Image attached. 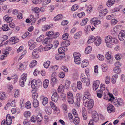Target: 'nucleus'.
<instances>
[{"instance_id": "f257e3e1", "label": "nucleus", "mask_w": 125, "mask_h": 125, "mask_svg": "<svg viewBox=\"0 0 125 125\" xmlns=\"http://www.w3.org/2000/svg\"><path fill=\"white\" fill-rule=\"evenodd\" d=\"M80 53L77 52H75L73 53V56L74 58V61L75 63L79 64L81 62V60L80 58L81 57Z\"/></svg>"}, {"instance_id": "f03ea898", "label": "nucleus", "mask_w": 125, "mask_h": 125, "mask_svg": "<svg viewBox=\"0 0 125 125\" xmlns=\"http://www.w3.org/2000/svg\"><path fill=\"white\" fill-rule=\"evenodd\" d=\"M89 101H86V100L83 101V104L84 106L89 108L91 109L93 108L94 105L93 101L92 99L88 100Z\"/></svg>"}, {"instance_id": "7ed1b4c3", "label": "nucleus", "mask_w": 125, "mask_h": 125, "mask_svg": "<svg viewBox=\"0 0 125 125\" xmlns=\"http://www.w3.org/2000/svg\"><path fill=\"white\" fill-rule=\"evenodd\" d=\"M113 103L114 105L117 107L123 105L124 104L123 100L121 98H119L117 100H114Z\"/></svg>"}, {"instance_id": "20e7f679", "label": "nucleus", "mask_w": 125, "mask_h": 125, "mask_svg": "<svg viewBox=\"0 0 125 125\" xmlns=\"http://www.w3.org/2000/svg\"><path fill=\"white\" fill-rule=\"evenodd\" d=\"M84 97H83V101L91 99V95L90 93L88 92H85L84 93Z\"/></svg>"}, {"instance_id": "39448f33", "label": "nucleus", "mask_w": 125, "mask_h": 125, "mask_svg": "<svg viewBox=\"0 0 125 125\" xmlns=\"http://www.w3.org/2000/svg\"><path fill=\"white\" fill-rule=\"evenodd\" d=\"M40 51L39 49H35L34 50L32 53V56L35 58H37L39 57V53Z\"/></svg>"}, {"instance_id": "423d86ee", "label": "nucleus", "mask_w": 125, "mask_h": 125, "mask_svg": "<svg viewBox=\"0 0 125 125\" xmlns=\"http://www.w3.org/2000/svg\"><path fill=\"white\" fill-rule=\"evenodd\" d=\"M81 80L83 82L86 83L87 85H88L90 83V81L87 78L86 76L83 74L81 75Z\"/></svg>"}, {"instance_id": "0eeeda50", "label": "nucleus", "mask_w": 125, "mask_h": 125, "mask_svg": "<svg viewBox=\"0 0 125 125\" xmlns=\"http://www.w3.org/2000/svg\"><path fill=\"white\" fill-rule=\"evenodd\" d=\"M125 37V31H121L118 35L119 39L121 41H123L124 40Z\"/></svg>"}, {"instance_id": "6e6552de", "label": "nucleus", "mask_w": 125, "mask_h": 125, "mask_svg": "<svg viewBox=\"0 0 125 125\" xmlns=\"http://www.w3.org/2000/svg\"><path fill=\"white\" fill-rule=\"evenodd\" d=\"M50 104L52 109L56 111V114H58L60 112V110L59 109L56 107L55 104L52 102H51Z\"/></svg>"}, {"instance_id": "1a4fd4ad", "label": "nucleus", "mask_w": 125, "mask_h": 125, "mask_svg": "<svg viewBox=\"0 0 125 125\" xmlns=\"http://www.w3.org/2000/svg\"><path fill=\"white\" fill-rule=\"evenodd\" d=\"M51 99L52 101L56 102L58 99V96L56 92H54L51 97Z\"/></svg>"}, {"instance_id": "9d476101", "label": "nucleus", "mask_w": 125, "mask_h": 125, "mask_svg": "<svg viewBox=\"0 0 125 125\" xmlns=\"http://www.w3.org/2000/svg\"><path fill=\"white\" fill-rule=\"evenodd\" d=\"M108 11L107 9H103L99 11V16L100 17L104 16L107 13Z\"/></svg>"}, {"instance_id": "9b49d317", "label": "nucleus", "mask_w": 125, "mask_h": 125, "mask_svg": "<svg viewBox=\"0 0 125 125\" xmlns=\"http://www.w3.org/2000/svg\"><path fill=\"white\" fill-rule=\"evenodd\" d=\"M90 22L91 24L94 23V25L96 24L98 25L101 22V21L99 20H97L96 18H93L90 21Z\"/></svg>"}, {"instance_id": "f8f14e48", "label": "nucleus", "mask_w": 125, "mask_h": 125, "mask_svg": "<svg viewBox=\"0 0 125 125\" xmlns=\"http://www.w3.org/2000/svg\"><path fill=\"white\" fill-rule=\"evenodd\" d=\"M26 65L25 62L19 63V68L21 71L24 70L26 68Z\"/></svg>"}, {"instance_id": "ddd939ff", "label": "nucleus", "mask_w": 125, "mask_h": 125, "mask_svg": "<svg viewBox=\"0 0 125 125\" xmlns=\"http://www.w3.org/2000/svg\"><path fill=\"white\" fill-rule=\"evenodd\" d=\"M107 109L108 112L109 113L115 111V108L114 106L113 105L110 104L108 105Z\"/></svg>"}, {"instance_id": "4468645a", "label": "nucleus", "mask_w": 125, "mask_h": 125, "mask_svg": "<svg viewBox=\"0 0 125 125\" xmlns=\"http://www.w3.org/2000/svg\"><path fill=\"white\" fill-rule=\"evenodd\" d=\"M95 42H94L95 44L97 46H99L101 42V40L100 37L99 36L96 37Z\"/></svg>"}, {"instance_id": "2eb2a0df", "label": "nucleus", "mask_w": 125, "mask_h": 125, "mask_svg": "<svg viewBox=\"0 0 125 125\" xmlns=\"http://www.w3.org/2000/svg\"><path fill=\"white\" fill-rule=\"evenodd\" d=\"M100 84V82L96 80L94 82L93 86V88L94 90H96L98 88Z\"/></svg>"}, {"instance_id": "dca6fc26", "label": "nucleus", "mask_w": 125, "mask_h": 125, "mask_svg": "<svg viewBox=\"0 0 125 125\" xmlns=\"http://www.w3.org/2000/svg\"><path fill=\"white\" fill-rule=\"evenodd\" d=\"M6 122L8 124L10 125L12 123V120L10 115L9 114L7 115L6 117Z\"/></svg>"}, {"instance_id": "f3484780", "label": "nucleus", "mask_w": 125, "mask_h": 125, "mask_svg": "<svg viewBox=\"0 0 125 125\" xmlns=\"http://www.w3.org/2000/svg\"><path fill=\"white\" fill-rule=\"evenodd\" d=\"M82 114L83 118L84 120H85L87 118V113L84 107H83L82 110Z\"/></svg>"}, {"instance_id": "a211bd4d", "label": "nucleus", "mask_w": 125, "mask_h": 125, "mask_svg": "<svg viewBox=\"0 0 125 125\" xmlns=\"http://www.w3.org/2000/svg\"><path fill=\"white\" fill-rule=\"evenodd\" d=\"M112 38V37L110 36H106L105 38V40L106 43L107 44L110 43V44H111Z\"/></svg>"}, {"instance_id": "6ab92c4d", "label": "nucleus", "mask_w": 125, "mask_h": 125, "mask_svg": "<svg viewBox=\"0 0 125 125\" xmlns=\"http://www.w3.org/2000/svg\"><path fill=\"white\" fill-rule=\"evenodd\" d=\"M70 41L69 40L64 41L61 43V45L62 46L66 47L70 45Z\"/></svg>"}, {"instance_id": "aec40b11", "label": "nucleus", "mask_w": 125, "mask_h": 125, "mask_svg": "<svg viewBox=\"0 0 125 125\" xmlns=\"http://www.w3.org/2000/svg\"><path fill=\"white\" fill-rule=\"evenodd\" d=\"M45 111L47 114L50 115L52 113V108L50 106H47L45 107Z\"/></svg>"}, {"instance_id": "412c9836", "label": "nucleus", "mask_w": 125, "mask_h": 125, "mask_svg": "<svg viewBox=\"0 0 125 125\" xmlns=\"http://www.w3.org/2000/svg\"><path fill=\"white\" fill-rule=\"evenodd\" d=\"M93 121L95 122H98L99 120L98 115L97 114H93L92 115Z\"/></svg>"}, {"instance_id": "4be33fe9", "label": "nucleus", "mask_w": 125, "mask_h": 125, "mask_svg": "<svg viewBox=\"0 0 125 125\" xmlns=\"http://www.w3.org/2000/svg\"><path fill=\"white\" fill-rule=\"evenodd\" d=\"M3 19L7 23L11 22L12 20V19L11 17H8L7 15L5 16L3 18Z\"/></svg>"}, {"instance_id": "5701e85b", "label": "nucleus", "mask_w": 125, "mask_h": 125, "mask_svg": "<svg viewBox=\"0 0 125 125\" xmlns=\"http://www.w3.org/2000/svg\"><path fill=\"white\" fill-rule=\"evenodd\" d=\"M41 98L42 100V104L44 105H45L48 102V99L46 97L42 95L41 96Z\"/></svg>"}, {"instance_id": "b1692460", "label": "nucleus", "mask_w": 125, "mask_h": 125, "mask_svg": "<svg viewBox=\"0 0 125 125\" xmlns=\"http://www.w3.org/2000/svg\"><path fill=\"white\" fill-rule=\"evenodd\" d=\"M88 61L86 60H83L82 62L81 66L82 67L84 68L88 66Z\"/></svg>"}, {"instance_id": "393cba45", "label": "nucleus", "mask_w": 125, "mask_h": 125, "mask_svg": "<svg viewBox=\"0 0 125 125\" xmlns=\"http://www.w3.org/2000/svg\"><path fill=\"white\" fill-rule=\"evenodd\" d=\"M33 106L35 108L38 107L39 105L38 101L36 99H34L32 102Z\"/></svg>"}, {"instance_id": "a878e982", "label": "nucleus", "mask_w": 125, "mask_h": 125, "mask_svg": "<svg viewBox=\"0 0 125 125\" xmlns=\"http://www.w3.org/2000/svg\"><path fill=\"white\" fill-rule=\"evenodd\" d=\"M37 62L35 60H32L30 64V68H32L35 67L37 65Z\"/></svg>"}, {"instance_id": "bb28decb", "label": "nucleus", "mask_w": 125, "mask_h": 125, "mask_svg": "<svg viewBox=\"0 0 125 125\" xmlns=\"http://www.w3.org/2000/svg\"><path fill=\"white\" fill-rule=\"evenodd\" d=\"M122 29L121 26V25H117L113 29L117 33H118Z\"/></svg>"}, {"instance_id": "cd10ccee", "label": "nucleus", "mask_w": 125, "mask_h": 125, "mask_svg": "<svg viewBox=\"0 0 125 125\" xmlns=\"http://www.w3.org/2000/svg\"><path fill=\"white\" fill-rule=\"evenodd\" d=\"M96 37L93 36H91L89 38L87 42L88 43H90L93 42L95 40Z\"/></svg>"}, {"instance_id": "c85d7f7f", "label": "nucleus", "mask_w": 125, "mask_h": 125, "mask_svg": "<svg viewBox=\"0 0 125 125\" xmlns=\"http://www.w3.org/2000/svg\"><path fill=\"white\" fill-rule=\"evenodd\" d=\"M115 3L114 0H108L106 3V5L108 7H110Z\"/></svg>"}, {"instance_id": "c756f323", "label": "nucleus", "mask_w": 125, "mask_h": 125, "mask_svg": "<svg viewBox=\"0 0 125 125\" xmlns=\"http://www.w3.org/2000/svg\"><path fill=\"white\" fill-rule=\"evenodd\" d=\"M6 98V95L5 92H2L0 93V100H4Z\"/></svg>"}, {"instance_id": "7c9ffc66", "label": "nucleus", "mask_w": 125, "mask_h": 125, "mask_svg": "<svg viewBox=\"0 0 125 125\" xmlns=\"http://www.w3.org/2000/svg\"><path fill=\"white\" fill-rule=\"evenodd\" d=\"M101 66L103 71L104 72H106L108 69L107 65L106 64H102Z\"/></svg>"}, {"instance_id": "2f4dec72", "label": "nucleus", "mask_w": 125, "mask_h": 125, "mask_svg": "<svg viewBox=\"0 0 125 125\" xmlns=\"http://www.w3.org/2000/svg\"><path fill=\"white\" fill-rule=\"evenodd\" d=\"M82 34V31H78L74 35V38L76 39H78L80 37Z\"/></svg>"}, {"instance_id": "473e14b6", "label": "nucleus", "mask_w": 125, "mask_h": 125, "mask_svg": "<svg viewBox=\"0 0 125 125\" xmlns=\"http://www.w3.org/2000/svg\"><path fill=\"white\" fill-rule=\"evenodd\" d=\"M118 76L117 74H115L112 76V82L113 84H115L116 82V79L118 78Z\"/></svg>"}, {"instance_id": "72a5a7b5", "label": "nucleus", "mask_w": 125, "mask_h": 125, "mask_svg": "<svg viewBox=\"0 0 125 125\" xmlns=\"http://www.w3.org/2000/svg\"><path fill=\"white\" fill-rule=\"evenodd\" d=\"M35 118L38 122H41L42 119V114H39L36 116H35Z\"/></svg>"}, {"instance_id": "f704fd0d", "label": "nucleus", "mask_w": 125, "mask_h": 125, "mask_svg": "<svg viewBox=\"0 0 125 125\" xmlns=\"http://www.w3.org/2000/svg\"><path fill=\"white\" fill-rule=\"evenodd\" d=\"M62 14H59L54 17L53 19L54 21H57L62 19Z\"/></svg>"}, {"instance_id": "c9c22d12", "label": "nucleus", "mask_w": 125, "mask_h": 125, "mask_svg": "<svg viewBox=\"0 0 125 125\" xmlns=\"http://www.w3.org/2000/svg\"><path fill=\"white\" fill-rule=\"evenodd\" d=\"M65 56L64 54L62 55L61 54L57 55L55 56L56 59L57 60H62Z\"/></svg>"}, {"instance_id": "e433bc0d", "label": "nucleus", "mask_w": 125, "mask_h": 125, "mask_svg": "<svg viewBox=\"0 0 125 125\" xmlns=\"http://www.w3.org/2000/svg\"><path fill=\"white\" fill-rule=\"evenodd\" d=\"M114 72L116 73L119 74L120 73L121 70L119 67H115L113 69Z\"/></svg>"}, {"instance_id": "4c0bfd02", "label": "nucleus", "mask_w": 125, "mask_h": 125, "mask_svg": "<svg viewBox=\"0 0 125 125\" xmlns=\"http://www.w3.org/2000/svg\"><path fill=\"white\" fill-rule=\"evenodd\" d=\"M79 122L80 119L78 116L75 117L73 121V122L74 124L76 125H77L79 123Z\"/></svg>"}, {"instance_id": "58836bf2", "label": "nucleus", "mask_w": 125, "mask_h": 125, "mask_svg": "<svg viewBox=\"0 0 125 125\" xmlns=\"http://www.w3.org/2000/svg\"><path fill=\"white\" fill-rule=\"evenodd\" d=\"M49 83V81L47 79H45L43 82V86L45 88H47L48 86Z\"/></svg>"}, {"instance_id": "ea45409f", "label": "nucleus", "mask_w": 125, "mask_h": 125, "mask_svg": "<svg viewBox=\"0 0 125 125\" xmlns=\"http://www.w3.org/2000/svg\"><path fill=\"white\" fill-rule=\"evenodd\" d=\"M92 51V48L91 46H88L86 47L85 49V52L86 54H88L91 52Z\"/></svg>"}, {"instance_id": "a19ab883", "label": "nucleus", "mask_w": 125, "mask_h": 125, "mask_svg": "<svg viewBox=\"0 0 125 125\" xmlns=\"http://www.w3.org/2000/svg\"><path fill=\"white\" fill-rule=\"evenodd\" d=\"M31 10L36 13H38L40 11V9L37 7H33L31 8Z\"/></svg>"}, {"instance_id": "79ce46f5", "label": "nucleus", "mask_w": 125, "mask_h": 125, "mask_svg": "<svg viewBox=\"0 0 125 125\" xmlns=\"http://www.w3.org/2000/svg\"><path fill=\"white\" fill-rule=\"evenodd\" d=\"M53 46V45L52 44H50L48 45L45 47L44 50L45 51H47L50 50L52 47Z\"/></svg>"}, {"instance_id": "37998d69", "label": "nucleus", "mask_w": 125, "mask_h": 125, "mask_svg": "<svg viewBox=\"0 0 125 125\" xmlns=\"http://www.w3.org/2000/svg\"><path fill=\"white\" fill-rule=\"evenodd\" d=\"M32 93V98L34 99H35L36 98H37L38 96V94L35 91L34 92L33 90H32L31 91Z\"/></svg>"}, {"instance_id": "c03bdc74", "label": "nucleus", "mask_w": 125, "mask_h": 125, "mask_svg": "<svg viewBox=\"0 0 125 125\" xmlns=\"http://www.w3.org/2000/svg\"><path fill=\"white\" fill-rule=\"evenodd\" d=\"M25 106L26 108L29 109L31 108V102L29 101H27L25 103Z\"/></svg>"}, {"instance_id": "a18cd8bd", "label": "nucleus", "mask_w": 125, "mask_h": 125, "mask_svg": "<svg viewBox=\"0 0 125 125\" xmlns=\"http://www.w3.org/2000/svg\"><path fill=\"white\" fill-rule=\"evenodd\" d=\"M64 87L62 84L59 85L58 89V90L59 92H62L64 91Z\"/></svg>"}, {"instance_id": "49530a36", "label": "nucleus", "mask_w": 125, "mask_h": 125, "mask_svg": "<svg viewBox=\"0 0 125 125\" xmlns=\"http://www.w3.org/2000/svg\"><path fill=\"white\" fill-rule=\"evenodd\" d=\"M2 28L4 31H7L9 30V29L7 24L3 25L2 27Z\"/></svg>"}, {"instance_id": "de8ad7c7", "label": "nucleus", "mask_w": 125, "mask_h": 125, "mask_svg": "<svg viewBox=\"0 0 125 125\" xmlns=\"http://www.w3.org/2000/svg\"><path fill=\"white\" fill-rule=\"evenodd\" d=\"M36 80H32L31 82V87L33 89L36 88Z\"/></svg>"}, {"instance_id": "09e8293b", "label": "nucleus", "mask_w": 125, "mask_h": 125, "mask_svg": "<svg viewBox=\"0 0 125 125\" xmlns=\"http://www.w3.org/2000/svg\"><path fill=\"white\" fill-rule=\"evenodd\" d=\"M27 74L26 73H24L21 75L20 79H22L23 81H26L27 79Z\"/></svg>"}, {"instance_id": "8fccbe9b", "label": "nucleus", "mask_w": 125, "mask_h": 125, "mask_svg": "<svg viewBox=\"0 0 125 125\" xmlns=\"http://www.w3.org/2000/svg\"><path fill=\"white\" fill-rule=\"evenodd\" d=\"M70 83V82L68 80L66 81L65 86L66 89H68L69 88Z\"/></svg>"}, {"instance_id": "3c124183", "label": "nucleus", "mask_w": 125, "mask_h": 125, "mask_svg": "<svg viewBox=\"0 0 125 125\" xmlns=\"http://www.w3.org/2000/svg\"><path fill=\"white\" fill-rule=\"evenodd\" d=\"M50 26L48 25H47L44 26L42 28V30L43 31H45L50 28Z\"/></svg>"}, {"instance_id": "603ef678", "label": "nucleus", "mask_w": 125, "mask_h": 125, "mask_svg": "<svg viewBox=\"0 0 125 125\" xmlns=\"http://www.w3.org/2000/svg\"><path fill=\"white\" fill-rule=\"evenodd\" d=\"M8 50H4L2 51V53L3 54L2 55V56L3 57H6L8 55L9 52Z\"/></svg>"}, {"instance_id": "864d4df0", "label": "nucleus", "mask_w": 125, "mask_h": 125, "mask_svg": "<svg viewBox=\"0 0 125 125\" xmlns=\"http://www.w3.org/2000/svg\"><path fill=\"white\" fill-rule=\"evenodd\" d=\"M50 62L49 61L45 62L43 64L44 67L46 68H48L50 66Z\"/></svg>"}, {"instance_id": "5fc2aeb1", "label": "nucleus", "mask_w": 125, "mask_h": 125, "mask_svg": "<svg viewBox=\"0 0 125 125\" xmlns=\"http://www.w3.org/2000/svg\"><path fill=\"white\" fill-rule=\"evenodd\" d=\"M77 88L79 90H81L82 88V84L81 82L79 81L77 83Z\"/></svg>"}, {"instance_id": "6e6d98bb", "label": "nucleus", "mask_w": 125, "mask_h": 125, "mask_svg": "<svg viewBox=\"0 0 125 125\" xmlns=\"http://www.w3.org/2000/svg\"><path fill=\"white\" fill-rule=\"evenodd\" d=\"M50 38L49 37L45 38L42 41V43L43 44H45L48 43L50 42Z\"/></svg>"}, {"instance_id": "4d7b16f0", "label": "nucleus", "mask_w": 125, "mask_h": 125, "mask_svg": "<svg viewBox=\"0 0 125 125\" xmlns=\"http://www.w3.org/2000/svg\"><path fill=\"white\" fill-rule=\"evenodd\" d=\"M88 21V20L87 18L83 20L82 21L81 23V25L82 26H84L86 24L87 22Z\"/></svg>"}, {"instance_id": "13d9d810", "label": "nucleus", "mask_w": 125, "mask_h": 125, "mask_svg": "<svg viewBox=\"0 0 125 125\" xmlns=\"http://www.w3.org/2000/svg\"><path fill=\"white\" fill-rule=\"evenodd\" d=\"M54 34V32L52 31H49L47 32L46 33V35L48 37L51 36L53 35Z\"/></svg>"}, {"instance_id": "bf43d9fd", "label": "nucleus", "mask_w": 125, "mask_h": 125, "mask_svg": "<svg viewBox=\"0 0 125 125\" xmlns=\"http://www.w3.org/2000/svg\"><path fill=\"white\" fill-rule=\"evenodd\" d=\"M109 96L110 97V98L108 99L109 101H111L113 103V101L115 100H114L115 98L114 97L113 95L112 94H109Z\"/></svg>"}, {"instance_id": "052dcab7", "label": "nucleus", "mask_w": 125, "mask_h": 125, "mask_svg": "<svg viewBox=\"0 0 125 125\" xmlns=\"http://www.w3.org/2000/svg\"><path fill=\"white\" fill-rule=\"evenodd\" d=\"M110 77L109 76H106L105 81V83L107 84H109L110 82Z\"/></svg>"}, {"instance_id": "680f3d73", "label": "nucleus", "mask_w": 125, "mask_h": 125, "mask_svg": "<svg viewBox=\"0 0 125 125\" xmlns=\"http://www.w3.org/2000/svg\"><path fill=\"white\" fill-rule=\"evenodd\" d=\"M30 115L31 113L29 111H25L24 113V116L26 117L30 116Z\"/></svg>"}, {"instance_id": "e2e57ef3", "label": "nucleus", "mask_w": 125, "mask_h": 125, "mask_svg": "<svg viewBox=\"0 0 125 125\" xmlns=\"http://www.w3.org/2000/svg\"><path fill=\"white\" fill-rule=\"evenodd\" d=\"M44 36L43 35H40V37L36 39V41L38 42H40L44 38Z\"/></svg>"}, {"instance_id": "0e129e2a", "label": "nucleus", "mask_w": 125, "mask_h": 125, "mask_svg": "<svg viewBox=\"0 0 125 125\" xmlns=\"http://www.w3.org/2000/svg\"><path fill=\"white\" fill-rule=\"evenodd\" d=\"M65 76V73L61 72L59 73L58 74V76L61 78H64Z\"/></svg>"}, {"instance_id": "69168bd1", "label": "nucleus", "mask_w": 125, "mask_h": 125, "mask_svg": "<svg viewBox=\"0 0 125 125\" xmlns=\"http://www.w3.org/2000/svg\"><path fill=\"white\" fill-rule=\"evenodd\" d=\"M78 6L77 5L75 4L73 5L72 7L71 10L72 11H74L77 9Z\"/></svg>"}, {"instance_id": "338daca9", "label": "nucleus", "mask_w": 125, "mask_h": 125, "mask_svg": "<svg viewBox=\"0 0 125 125\" xmlns=\"http://www.w3.org/2000/svg\"><path fill=\"white\" fill-rule=\"evenodd\" d=\"M35 83H36V88L39 87L42 85V82L39 80H36V82Z\"/></svg>"}, {"instance_id": "774afa93", "label": "nucleus", "mask_w": 125, "mask_h": 125, "mask_svg": "<svg viewBox=\"0 0 125 125\" xmlns=\"http://www.w3.org/2000/svg\"><path fill=\"white\" fill-rule=\"evenodd\" d=\"M11 78L12 79H14L16 82L18 78L17 75L16 74H13L11 76Z\"/></svg>"}]
</instances>
